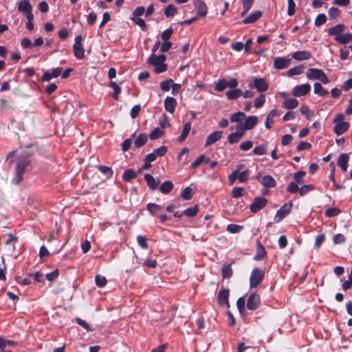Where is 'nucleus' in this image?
<instances>
[{
    "mask_svg": "<svg viewBox=\"0 0 352 352\" xmlns=\"http://www.w3.org/2000/svg\"><path fill=\"white\" fill-rule=\"evenodd\" d=\"M222 131H216L212 133H211L210 135H208L205 146H208L212 144H214L216 142L219 140L221 138Z\"/></svg>",
    "mask_w": 352,
    "mask_h": 352,
    "instance_id": "nucleus-19",
    "label": "nucleus"
},
{
    "mask_svg": "<svg viewBox=\"0 0 352 352\" xmlns=\"http://www.w3.org/2000/svg\"><path fill=\"white\" fill-rule=\"evenodd\" d=\"M340 213V210L338 208H329L325 212V216L327 217H333Z\"/></svg>",
    "mask_w": 352,
    "mask_h": 352,
    "instance_id": "nucleus-55",
    "label": "nucleus"
},
{
    "mask_svg": "<svg viewBox=\"0 0 352 352\" xmlns=\"http://www.w3.org/2000/svg\"><path fill=\"white\" fill-rule=\"evenodd\" d=\"M192 195V189L190 187H186L181 192V196L184 200H190Z\"/></svg>",
    "mask_w": 352,
    "mask_h": 352,
    "instance_id": "nucleus-49",
    "label": "nucleus"
},
{
    "mask_svg": "<svg viewBox=\"0 0 352 352\" xmlns=\"http://www.w3.org/2000/svg\"><path fill=\"white\" fill-rule=\"evenodd\" d=\"M326 236L324 233L318 234L316 238L314 248H316L317 250H319L322 244L324 242Z\"/></svg>",
    "mask_w": 352,
    "mask_h": 352,
    "instance_id": "nucleus-60",
    "label": "nucleus"
},
{
    "mask_svg": "<svg viewBox=\"0 0 352 352\" xmlns=\"http://www.w3.org/2000/svg\"><path fill=\"white\" fill-rule=\"evenodd\" d=\"M177 13V9L173 4H169L168 6L166 7V8L164 10V14L167 18L173 17Z\"/></svg>",
    "mask_w": 352,
    "mask_h": 352,
    "instance_id": "nucleus-41",
    "label": "nucleus"
},
{
    "mask_svg": "<svg viewBox=\"0 0 352 352\" xmlns=\"http://www.w3.org/2000/svg\"><path fill=\"white\" fill-rule=\"evenodd\" d=\"M302 69H303V66H302V65L296 66V67L289 69L287 72V74L289 76L299 75V74H302Z\"/></svg>",
    "mask_w": 352,
    "mask_h": 352,
    "instance_id": "nucleus-57",
    "label": "nucleus"
},
{
    "mask_svg": "<svg viewBox=\"0 0 352 352\" xmlns=\"http://www.w3.org/2000/svg\"><path fill=\"white\" fill-rule=\"evenodd\" d=\"M342 287L345 291L352 288V270L348 276V279L343 282Z\"/></svg>",
    "mask_w": 352,
    "mask_h": 352,
    "instance_id": "nucleus-59",
    "label": "nucleus"
},
{
    "mask_svg": "<svg viewBox=\"0 0 352 352\" xmlns=\"http://www.w3.org/2000/svg\"><path fill=\"white\" fill-rule=\"evenodd\" d=\"M267 144H261L254 147L252 151L254 155H263L267 153Z\"/></svg>",
    "mask_w": 352,
    "mask_h": 352,
    "instance_id": "nucleus-42",
    "label": "nucleus"
},
{
    "mask_svg": "<svg viewBox=\"0 0 352 352\" xmlns=\"http://www.w3.org/2000/svg\"><path fill=\"white\" fill-rule=\"evenodd\" d=\"M137 242L138 245L142 248V249H148V245L147 243V240L145 236H143L142 235H138L137 236Z\"/></svg>",
    "mask_w": 352,
    "mask_h": 352,
    "instance_id": "nucleus-63",
    "label": "nucleus"
},
{
    "mask_svg": "<svg viewBox=\"0 0 352 352\" xmlns=\"http://www.w3.org/2000/svg\"><path fill=\"white\" fill-rule=\"evenodd\" d=\"M166 56L164 54L157 56L156 54H151L147 60V63L155 67L154 72L156 74H161L167 70L168 66L164 63Z\"/></svg>",
    "mask_w": 352,
    "mask_h": 352,
    "instance_id": "nucleus-2",
    "label": "nucleus"
},
{
    "mask_svg": "<svg viewBox=\"0 0 352 352\" xmlns=\"http://www.w3.org/2000/svg\"><path fill=\"white\" fill-rule=\"evenodd\" d=\"M221 272L223 278H230L232 276V270L230 265H223Z\"/></svg>",
    "mask_w": 352,
    "mask_h": 352,
    "instance_id": "nucleus-48",
    "label": "nucleus"
},
{
    "mask_svg": "<svg viewBox=\"0 0 352 352\" xmlns=\"http://www.w3.org/2000/svg\"><path fill=\"white\" fill-rule=\"evenodd\" d=\"M144 178L145 181L146 182L147 185H148V188H150V190H155L157 188V187L160 183V179H156L149 173H145L144 175Z\"/></svg>",
    "mask_w": 352,
    "mask_h": 352,
    "instance_id": "nucleus-16",
    "label": "nucleus"
},
{
    "mask_svg": "<svg viewBox=\"0 0 352 352\" xmlns=\"http://www.w3.org/2000/svg\"><path fill=\"white\" fill-rule=\"evenodd\" d=\"M327 21V16L324 14H319L314 21L316 26L319 27L324 24Z\"/></svg>",
    "mask_w": 352,
    "mask_h": 352,
    "instance_id": "nucleus-61",
    "label": "nucleus"
},
{
    "mask_svg": "<svg viewBox=\"0 0 352 352\" xmlns=\"http://www.w3.org/2000/svg\"><path fill=\"white\" fill-rule=\"evenodd\" d=\"M251 88H255L259 92H263L268 89L269 85L265 78H255L253 81V85H250Z\"/></svg>",
    "mask_w": 352,
    "mask_h": 352,
    "instance_id": "nucleus-10",
    "label": "nucleus"
},
{
    "mask_svg": "<svg viewBox=\"0 0 352 352\" xmlns=\"http://www.w3.org/2000/svg\"><path fill=\"white\" fill-rule=\"evenodd\" d=\"M311 57V54L309 51L302 50L297 51L292 54V58L296 60H308Z\"/></svg>",
    "mask_w": 352,
    "mask_h": 352,
    "instance_id": "nucleus-20",
    "label": "nucleus"
},
{
    "mask_svg": "<svg viewBox=\"0 0 352 352\" xmlns=\"http://www.w3.org/2000/svg\"><path fill=\"white\" fill-rule=\"evenodd\" d=\"M146 209L151 215H154L156 212L162 209V206L155 203H148L146 205Z\"/></svg>",
    "mask_w": 352,
    "mask_h": 352,
    "instance_id": "nucleus-43",
    "label": "nucleus"
},
{
    "mask_svg": "<svg viewBox=\"0 0 352 352\" xmlns=\"http://www.w3.org/2000/svg\"><path fill=\"white\" fill-rule=\"evenodd\" d=\"M350 124L347 122H340L337 123L333 127V131L337 135H340L348 130Z\"/></svg>",
    "mask_w": 352,
    "mask_h": 352,
    "instance_id": "nucleus-24",
    "label": "nucleus"
},
{
    "mask_svg": "<svg viewBox=\"0 0 352 352\" xmlns=\"http://www.w3.org/2000/svg\"><path fill=\"white\" fill-rule=\"evenodd\" d=\"M130 19L134 23L139 25L142 30H146V24L143 19L140 17H131Z\"/></svg>",
    "mask_w": 352,
    "mask_h": 352,
    "instance_id": "nucleus-58",
    "label": "nucleus"
},
{
    "mask_svg": "<svg viewBox=\"0 0 352 352\" xmlns=\"http://www.w3.org/2000/svg\"><path fill=\"white\" fill-rule=\"evenodd\" d=\"M109 87H111L114 91L113 94V99L116 100H118V95L120 94L122 90L121 87L113 81H110V82L109 83Z\"/></svg>",
    "mask_w": 352,
    "mask_h": 352,
    "instance_id": "nucleus-40",
    "label": "nucleus"
},
{
    "mask_svg": "<svg viewBox=\"0 0 352 352\" xmlns=\"http://www.w3.org/2000/svg\"><path fill=\"white\" fill-rule=\"evenodd\" d=\"M82 36L78 35L75 37L74 44L73 45V52L75 57L78 60H82L85 57V50L82 47Z\"/></svg>",
    "mask_w": 352,
    "mask_h": 352,
    "instance_id": "nucleus-6",
    "label": "nucleus"
},
{
    "mask_svg": "<svg viewBox=\"0 0 352 352\" xmlns=\"http://www.w3.org/2000/svg\"><path fill=\"white\" fill-rule=\"evenodd\" d=\"M173 187V183L171 181L167 180L161 184L160 191L164 195H167L172 191Z\"/></svg>",
    "mask_w": 352,
    "mask_h": 352,
    "instance_id": "nucleus-28",
    "label": "nucleus"
},
{
    "mask_svg": "<svg viewBox=\"0 0 352 352\" xmlns=\"http://www.w3.org/2000/svg\"><path fill=\"white\" fill-rule=\"evenodd\" d=\"M243 91L240 89H233L229 91H227L226 93V96L228 100H235L239 98L241 96H242Z\"/></svg>",
    "mask_w": 352,
    "mask_h": 352,
    "instance_id": "nucleus-29",
    "label": "nucleus"
},
{
    "mask_svg": "<svg viewBox=\"0 0 352 352\" xmlns=\"http://www.w3.org/2000/svg\"><path fill=\"white\" fill-rule=\"evenodd\" d=\"M95 282H96V285L98 287H103L107 285V280L104 276H103L100 274H97L95 277Z\"/></svg>",
    "mask_w": 352,
    "mask_h": 352,
    "instance_id": "nucleus-54",
    "label": "nucleus"
},
{
    "mask_svg": "<svg viewBox=\"0 0 352 352\" xmlns=\"http://www.w3.org/2000/svg\"><path fill=\"white\" fill-rule=\"evenodd\" d=\"M137 177V173L133 169L126 170L122 175V179L129 182Z\"/></svg>",
    "mask_w": 352,
    "mask_h": 352,
    "instance_id": "nucleus-39",
    "label": "nucleus"
},
{
    "mask_svg": "<svg viewBox=\"0 0 352 352\" xmlns=\"http://www.w3.org/2000/svg\"><path fill=\"white\" fill-rule=\"evenodd\" d=\"M314 188L315 187L312 184L304 185L300 188H299L298 192L301 196H304L309 192L314 190Z\"/></svg>",
    "mask_w": 352,
    "mask_h": 352,
    "instance_id": "nucleus-62",
    "label": "nucleus"
},
{
    "mask_svg": "<svg viewBox=\"0 0 352 352\" xmlns=\"http://www.w3.org/2000/svg\"><path fill=\"white\" fill-rule=\"evenodd\" d=\"M265 277V272L259 267H255L252 270L250 277V288H255L263 281Z\"/></svg>",
    "mask_w": 352,
    "mask_h": 352,
    "instance_id": "nucleus-4",
    "label": "nucleus"
},
{
    "mask_svg": "<svg viewBox=\"0 0 352 352\" xmlns=\"http://www.w3.org/2000/svg\"><path fill=\"white\" fill-rule=\"evenodd\" d=\"M173 85V80L171 78L167 79L160 82V87L163 91H168Z\"/></svg>",
    "mask_w": 352,
    "mask_h": 352,
    "instance_id": "nucleus-47",
    "label": "nucleus"
},
{
    "mask_svg": "<svg viewBox=\"0 0 352 352\" xmlns=\"http://www.w3.org/2000/svg\"><path fill=\"white\" fill-rule=\"evenodd\" d=\"M306 175V172L304 170H299L294 173V179H295V182L298 184H302L304 182L303 177Z\"/></svg>",
    "mask_w": 352,
    "mask_h": 352,
    "instance_id": "nucleus-56",
    "label": "nucleus"
},
{
    "mask_svg": "<svg viewBox=\"0 0 352 352\" xmlns=\"http://www.w3.org/2000/svg\"><path fill=\"white\" fill-rule=\"evenodd\" d=\"M311 85L308 83L296 85L292 90V94L295 97H301L307 95L311 91Z\"/></svg>",
    "mask_w": 352,
    "mask_h": 352,
    "instance_id": "nucleus-9",
    "label": "nucleus"
},
{
    "mask_svg": "<svg viewBox=\"0 0 352 352\" xmlns=\"http://www.w3.org/2000/svg\"><path fill=\"white\" fill-rule=\"evenodd\" d=\"M199 211V207L198 205H195L193 207H190L184 210V214L188 217H195L197 216Z\"/></svg>",
    "mask_w": 352,
    "mask_h": 352,
    "instance_id": "nucleus-38",
    "label": "nucleus"
},
{
    "mask_svg": "<svg viewBox=\"0 0 352 352\" xmlns=\"http://www.w3.org/2000/svg\"><path fill=\"white\" fill-rule=\"evenodd\" d=\"M177 104V100L173 97L168 96L164 100V108L166 111L170 113L175 111Z\"/></svg>",
    "mask_w": 352,
    "mask_h": 352,
    "instance_id": "nucleus-18",
    "label": "nucleus"
},
{
    "mask_svg": "<svg viewBox=\"0 0 352 352\" xmlns=\"http://www.w3.org/2000/svg\"><path fill=\"white\" fill-rule=\"evenodd\" d=\"M262 16V12L259 10L252 12L248 16L243 20L244 24L253 23L258 21Z\"/></svg>",
    "mask_w": 352,
    "mask_h": 352,
    "instance_id": "nucleus-25",
    "label": "nucleus"
},
{
    "mask_svg": "<svg viewBox=\"0 0 352 352\" xmlns=\"http://www.w3.org/2000/svg\"><path fill=\"white\" fill-rule=\"evenodd\" d=\"M260 296L256 294H252L248 298L247 307L250 310H255L260 304Z\"/></svg>",
    "mask_w": 352,
    "mask_h": 352,
    "instance_id": "nucleus-14",
    "label": "nucleus"
},
{
    "mask_svg": "<svg viewBox=\"0 0 352 352\" xmlns=\"http://www.w3.org/2000/svg\"><path fill=\"white\" fill-rule=\"evenodd\" d=\"M229 289H221L219 292L217 300L221 306L230 307L229 301Z\"/></svg>",
    "mask_w": 352,
    "mask_h": 352,
    "instance_id": "nucleus-15",
    "label": "nucleus"
},
{
    "mask_svg": "<svg viewBox=\"0 0 352 352\" xmlns=\"http://www.w3.org/2000/svg\"><path fill=\"white\" fill-rule=\"evenodd\" d=\"M314 91L320 96H326L329 94V91L324 89L320 83L315 82L314 85Z\"/></svg>",
    "mask_w": 352,
    "mask_h": 352,
    "instance_id": "nucleus-36",
    "label": "nucleus"
},
{
    "mask_svg": "<svg viewBox=\"0 0 352 352\" xmlns=\"http://www.w3.org/2000/svg\"><path fill=\"white\" fill-rule=\"evenodd\" d=\"M195 9L198 17H204L208 13V7L202 0H197L195 2Z\"/></svg>",
    "mask_w": 352,
    "mask_h": 352,
    "instance_id": "nucleus-12",
    "label": "nucleus"
},
{
    "mask_svg": "<svg viewBox=\"0 0 352 352\" xmlns=\"http://www.w3.org/2000/svg\"><path fill=\"white\" fill-rule=\"evenodd\" d=\"M243 137V133L239 132L231 133L228 136V141L230 144H233L239 142Z\"/></svg>",
    "mask_w": 352,
    "mask_h": 352,
    "instance_id": "nucleus-37",
    "label": "nucleus"
},
{
    "mask_svg": "<svg viewBox=\"0 0 352 352\" xmlns=\"http://www.w3.org/2000/svg\"><path fill=\"white\" fill-rule=\"evenodd\" d=\"M190 129H191V123L190 122H188L184 124L182 134L180 135V136L178 138V141L179 142H182L186 139V138L188 137V135L189 134Z\"/></svg>",
    "mask_w": 352,
    "mask_h": 352,
    "instance_id": "nucleus-34",
    "label": "nucleus"
},
{
    "mask_svg": "<svg viewBox=\"0 0 352 352\" xmlns=\"http://www.w3.org/2000/svg\"><path fill=\"white\" fill-rule=\"evenodd\" d=\"M349 161V153H342L338 159V166L341 168L343 172H346L348 169V163Z\"/></svg>",
    "mask_w": 352,
    "mask_h": 352,
    "instance_id": "nucleus-17",
    "label": "nucleus"
},
{
    "mask_svg": "<svg viewBox=\"0 0 352 352\" xmlns=\"http://www.w3.org/2000/svg\"><path fill=\"white\" fill-rule=\"evenodd\" d=\"M265 102V96L263 94H261L259 96L256 98L254 100V106L256 108H260L261 107Z\"/></svg>",
    "mask_w": 352,
    "mask_h": 352,
    "instance_id": "nucleus-64",
    "label": "nucleus"
},
{
    "mask_svg": "<svg viewBox=\"0 0 352 352\" xmlns=\"http://www.w3.org/2000/svg\"><path fill=\"white\" fill-rule=\"evenodd\" d=\"M18 10L22 12L25 16H32V7L28 0H21L18 5Z\"/></svg>",
    "mask_w": 352,
    "mask_h": 352,
    "instance_id": "nucleus-11",
    "label": "nucleus"
},
{
    "mask_svg": "<svg viewBox=\"0 0 352 352\" xmlns=\"http://www.w3.org/2000/svg\"><path fill=\"white\" fill-rule=\"evenodd\" d=\"M291 59L286 57H276L274 61V67L276 69H283L289 66Z\"/></svg>",
    "mask_w": 352,
    "mask_h": 352,
    "instance_id": "nucleus-13",
    "label": "nucleus"
},
{
    "mask_svg": "<svg viewBox=\"0 0 352 352\" xmlns=\"http://www.w3.org/2000/svg\"><path fill=\"white\" fill-rule=\"evenodd\" d=\"M243 229L242 226L230 223L227 226V231L232 234L239 233Z\"/></svg>",
    "mask_w": 352,
    "mask_h": 352,
    "instance_id": "nucleus-51",
    "label": "nucleus"
},
{
    "mask_svg": "<svg viewBox=\"0 0 352 352\" xmlns=\"http://www.w3.org/2000/svg\"><path fill=\"white\" fill-rule=\"evenodd\" d=\"M163 134L164 131L161 129L156 127L150 133L149 138L151 140H154L160 138Z\"/></svg>",
    "mask_w": 352,
    "mask_h": 352,
    "instance_id": "nucleus-50",
    "label": "nucleus"
},
{
    "mask_svg": "<svg viewBox=\"0 0 352 352\" xmlns=\"http://www.w3.org/2000/svg\"><path fill=\"white\" fill-rule=\"evenodd\" d=\"M210 162L209 158H206V156L202 154L199 155L197 159H196L190 165V167L192 168H197L199 167L202 163L205 162L206 164H208Z\"/></svg>",
    "mask_w": 352,
    "mask_h": 352,
    "instance_id": "nucleus-35",
    "label": "nucleus"
},
{
    "mask_svg": "<svg viewBox=\"0 0 352 352\" xmlns=\"http://www.w3.org/2000/svg\"><path fill=\"white\" fill-rule=\"evenodd\" d=\"M227 87H229L228 80L223 78L219 80V82L215 85L214 89L217 91H222Z\"/></svg>",
    "mask_w": 352,
    "mask_h": 352,
    "instance_id": "nucleus-44",
    "label": "nucleus"
},
{
    "mask_svg": "<svg viewBox=\"0 0 352 352\" xmlns=\"http://www.w3.org/2000/svg\"><path fill=\"white\" fill-rule=\"evenodd\" d=\"M267 204L266 198L261 197H256L254 199L252 204L250 206L252 212L256 213L258 211L263 209Z\"/></svg>",
    "mask_w": 352,
    "mask_h": 352,
    "instance_id": "nucleus-8",
    "label": "nucleus"
},
{
    "mask_svg": "<svg viewBox=\"0 0 352 352\" xmlns=\"http://www.w3.org/2000/svg\"><path fill=\"white\" fill-rule=\"evenodd\" d=\"M267 255V252L265 250V247L261 243L260 241H256V253L254 256V259L255 261H260L265 257Z\"/></svg>",
    "mask_w": 352,
    "mask_h": 352,
    "instance_id": "nucleus-21",
    "label": "nucleus"
},
{
    "mask_svg": "<svg viewBox=\"0 0 352 352\" xmlns=\"http://www.w3.org/2000/svg\"><path fill=\"white\" fill-rule=\"evenodd\" d=\"M30 165L31 160L29 156L19 157L16 161L15 176L12 179V182L18 184L22 182L23 174Z\"/></svg>",
    "mask_w": 352,
    "mask_h": 352,
    "instance_id": "nucleus-1",
    "label": "nucleus"
},
{
    "mask_svg": "<svg viewBox=\"0 0 352 352\" xmlns=\"http://www.w3.org/2000/svg\"><path fill=\"white\" fill-rule=\"evenodd\" d=\"M249 176V170H245L240 172L239 170L237 169L232 171V173L228 175V181L230 185L234 184L237 179L240 183H244L248 180Z\"/></svg>",
    "mask_w": 352,
    "mask_h": 352,
    "instance_id": "nucleus-5",
    "label": "nucleus"
},
{
    "mask_svg": "<svg viewBox=\"0 0 352 352\" xmlns=\"http://www.w3.org/2000/svg\"><path fill=\"white\" fill-rule=\"evenodd\" d=\"M307 77L309 80H318L323 84H328L329 82L328 76L321 69H308L307 71Z\"/></svg>",
    "mask_w": 352,
    "mask_h": 352,
    "instance_id": "nucleus-3",
    "label": "nucleus"
},
{
    "mask_svg": "<svg viewBox=\"0 0 352 352\" xmlns=\"http://www.w3.org/2000/svg\"><path fill=\"white\" fill-rule=\"evenodd\" d=\"M334 40L340 44H347L352 40V34H342L340 36L334 37Z\"/></svg>",
    "mask_w": 352,
    "mask_h": 352,
    "instance_id": "nucleus-30",
    "label": "nucleus"
},
{
    "mask_svg": "<svg viewBox=\"0 0 352 352\" xmlns=\"http://www.w3.org/2000/svg\"><path fill=\"white\" fill-rule=\"evenodd\" d=\"M258 122V117L256 116H250L245 118L242 124L244 126V129H252Z\"/></svg>",
    "mask_w": 352,
    "mask_h": 352,
    "instance_id": "nucleus-23",
    "label": "nucleus"
},
{
    "mask_svg": "<svg viewBox=\"0 0 352 352\" xmlns=\"http://www.w3.org/2000/svg\"><path fill=\"white\" fill-rule=\"evenodd\" d=\"M293 204L292 201L285 203L276 212L274 217V222H280L287 215H288L292 209Z\"/></svg>",
    "mask_w": 352,
    "mask_h": 352,
    "instance_id": "nucleus-7",
    "label": "nucleus"
},
{
    "mask_svg": "<svg viewBox=\"0 0 352 352\" xmlns=\"http://www.w3.org/2000/svg\"><path fill=\"white\" fill-rule=\"evenodd\" d=\"M97 168L107 179H111L113 177V171L111 167L100 165L97 166Z\"/></svg>",
    "mask_w": 352,
    "mask_h": 352,
    "instance_id": "nucleus-33",
    "label": "nucleus"
},
{
    "mask_svg": "<svg viewBox=\"0 0 352 352\" xmlns=\"http://www.w3.org/2000/svg\"><path fill=\"white\" fill-rule=\"evenodd\" d=\"M341 10L336 7H331L329 10V16L331 19H338L340 16Z\"/></svg>",
    "mask_w": 352,
    "mask_h": 352,
    "instance_id": "nucleus-45",
    "label": "nucleus"
},
{
    "mask_svg": "<svg viewBox=\"0 0 352 352\" xmlns=\"http://www.w3.org/2000/svg\"><path fill=\"white\" fill-rule=\"evenodd\" d=\"M254 0H243V10L241 12V16H244L252 8Z\"/></svg>",
    "mask_w": 352,
    "mask_h": 352,
    "instance_id": "nucleus-52",
    "label": "nucleus"
},
{
    "mask_svg": "<svg viewBox=\"0 0 352 352\" xmlns=\"http://www.w3.org/2000/svg\"><path fill=\"white\" fill-rule=\"evenodd\" d=\"M298 105V101L296 98H289L286 100H285L283 104L282 107L284 109H293L297 107Z\"/></svg>",
    "mask_w": 352,
    "mask_h": 352,
    "instance_id": "nucleus-32",
    "label": "nucleus"
},
{
    "mask_svg": "<svg viewBox=\"0 0 352 352\" xmlns=\"http://www.w3.org/2000/svg\"><path fill=\"white\" fill-rule=\"evenodd\" d=\"M261 184L265 188H274L276 186V180L269 175L263 177Z\"/></svg>",
    "mask_w": 352,
    "mask_h": 352,
    "instance_id": "nucleus-26",
    "label": "nucleus"
},
{
    "mask_svg": "<svg viewBox=\"0 0 352 352\" xmlns=\"http://www.w3.org/2000/svg\"><path fill=\"white\" fill-rule=\"evenodd\" d=\"M245 118V114L243 112L238 111L233 113L230 117V121L232 122H239Z\"/></svg>",
    "mask_w": 352,
    "mask_h": 352,
    "instance_id": "nucleus-46",
    "label": "nucleus"
},
{
    "mask_svg": "<svg viewBox=\"0 0 352 352\" xmlns=\"http://www.w3.org/2000/svg\"><path fill=\"white\" fill-rule=\"evenodd\" d=\"M345 29L344 25L339 23L335 26L330 28L328 30V34L329 36H334L335 37L340 36L342 33Z\"/></svg>",
    "mask_w": 352,
    "mask_h": 352,
    "instance_id": "nucleus-22",
    "label": "nucleus"
},
{
    "mask_svg": "<svg viewBox=\"0 0 352 352\" xmlns=\"http://www.w3.org/2000/svg\"><path fill=\"white\" fill-rule=\"evenodd\" d=\"M148 140V135L146 133H140L134 141V146L140 148L144 146Z\"/></svg>",
    "mask_w": 352,
    "mask_h": 352,
    "instance_id": "nucleus-31",
    "label": "nucleus"
},
{
    "mask_svg": "<svg viewBox=\"0 0 352 352\" xmlns=\"http://www.w3.org/2000/svg\"><path fill=\"white\" fill-rule=\"evenodd\" d=\"M278 116H279V113L276 109H273L269 113L265 123V127L267 129H270L272 127V125L274 122V118Z\"/></svg>",
    "mask_w": 352,
    "mask_h": 352,
    "instance_id": "nucleus-27",
    "label": "nucleus"
},
{
    "mask_svg": "<svg viewBox=\"0 0 352 352\" xmlns=\"http://www.w3.org/2000/svg\"><path fill=\"white\" fill-rule=\"evenodd\" d=\"M244 188L243 187H235L232 190V197L237 199L241 197L244 195Z\"/></svg>",
    "mask_w": 352,
    "mask_h": 352,
    "instance_id": "nucleus-53",
    "label": "nucleus"
}]
</instances>
